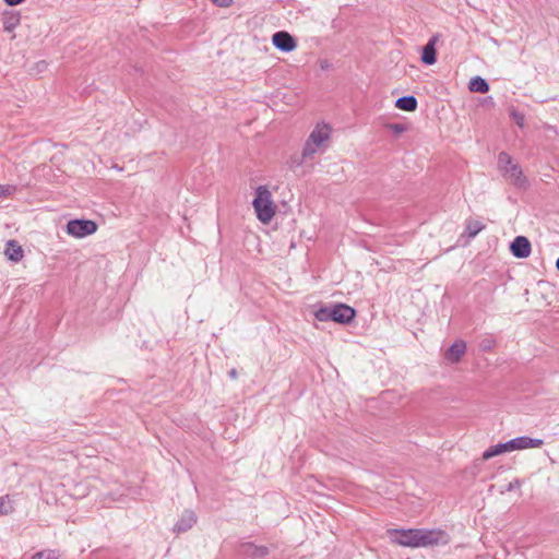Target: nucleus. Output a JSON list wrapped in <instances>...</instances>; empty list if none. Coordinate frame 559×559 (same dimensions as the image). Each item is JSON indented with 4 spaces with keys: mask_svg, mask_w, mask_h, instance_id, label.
<instances>
[{
    "mask_svg": "<svg viewBox=\"0 0 559 559\" xmlns=\"http://www.w3.org/2000/svg\"><path fill=\"white\" fill-rule=\"evenodd\" d=\"M386 534L392 543L409 548L447 545L450 542L449 534L437 528H390Z\"/></svg>",
    "mask_w": 559,
    "mask_h": 559,
    "instance_id": "1",
    "label": "nucleus"
},
{
    "mask_svg": "<svg viewBox=\"0 0 559 559\" xmlns=\"http://www.w3.org/2000/svg\"><path fill=\"white\" fill-rule=\"evenodd\" d=\"M257 217L260 222L267 224L276 213V205L272 200V194L267 187L260 186L257 188L255 198L252 202Z\"/></svg>",
    "mask_w": 559,
    "mask_h": 559,
    "instance_id": "2",
    "label": "nucleus"
},
{
    "mask_svg": "<svg viewBox=\"0 0 559 559\" xmlns=\"http://www.w3.org/2000/svg\"><path fill=\"white\" fill-rule=\"evenodd\" d=\"M314 317L322 322L334 321L341 324H347L355 318V310L345 304H336L319 308L314 312Z\"/></svg>",
    "mask_w": 559,
    "mask_h": 559,
    "instance_id": "3",
    "label": "nucleus"
},
{
    "mask_svg": "<svg viewBox=\"0 0 559 559\" xmlns=\"http://www.w3.org/2000/svg\"><path fill=\"white\" fill-rule=\"evenodd\" d=\"M331 128L326 123H318L309 134L301 153L302 160L312 158L320 147L330 139Z\"/></svg>",
    "mask_w": 559,
    "mask_h": 559,
    "instance_id": "4",
    "label": "nucleus"
},
{
    "mask_svg": "<svg viewBox=\"0 0 559 559\" xmlns=\"http://www.w3.org/2000/svg\"><path fill=\"white\" fill-rule=\"evenodd\" d=\"M498 168L503 177L516 187H525L526 178L523 176L522 169L518 163H514L512 157L501 152L498 156Z\"/></svg>",
    "mask_w": 559,
    "mask_h": 559,
    "instance_id": "5",
    "label": "nucleus"
},
{
    "mask_svg": "<svg viewBox=\"0 0 559 559\" xmlns=\"http://www.w3.org/2000/svg\"><path fill=\"white\" fill-rule=\"evenodd\" d=\"M66 230L75 238H83L96 233L97 224L91 219H72L68 222Z\"/></svg>",
    "mask_w": 559,
    "mask_h": 559,
    "instance_id": "6",
    "label": "nucleus"
},
{
    "mask_svg": "<svg viewBox=\"0 0 559 559\" xmlns=\"http://www.w3.org/2000/svg\"><path fill=\"white\" fill-rule=\"evenodd\" d=\"M510 250L515 258L525 259L530 257L532 246L530 240L524 236H518L511 242Z\"/></svg>",
    "mask_w": 559,
    "mask_h": 559,
    "instance_id": "7",
    "label": "nucleus"
},
{
    "mask_svg": "<svg viewBox=\"0 0 559 559\" xmlns=\"http://www.w3.org/2000/svg\"><path fill=\"white\" fill-rule=\"evenodd\" d=\"M273 45L284 52H289L296 48V41L294 37L287 32L281 31L273 35Z\"/></svg>",
    "mask_w": 559,
    "mask_h": 559,
    "instance_id": "8",
    "label": "nucleus"
},
{
    "mask_svg": "<svg viewBox=\"0 0 559 559\" xmlns=\"http://www.w3.org/2000/svg\"><path fill=\"white\" fill-rule=\"evenodd\" d=\"M466 342L455 341L444 353V359L449 364H457L466 353Z\"/></svg>",
    "mask_w": 559,
    "mask_h": 559,
    "instance_id": "9",
    "label": "nucleus"
},
{
    "mask_svg": "<svg viewBox=\"0 0 559 559\" xmlns=\"http://www.w3.org/2000/svg\"><path fill=\"white\" fill-rule=\"evenodd\" d=\"M239 555L247 558H263L269 555V549L265 546H257L252 543H243L239 546Z\"/></svg>",
    "mask_w": 559,
    "mask_h": 559,
    "instance_id": "10",
    "label": "nucleus"
},
{
    "mask_svg": "<svg viewBox=\"0 0 559 559\" xmlns=\"http://www.w3.org/2000/svg\"><path fill=\"white\" fill-rule=\"evenodd\" d=\"M438 35L432 36L423 48L421 61L425 64L431 66L437 61L436 44L438 41Z\"/></svg>",
    "mask_w": 559,
    "mask_h": 559,
    "instance_id": "11",
    "label": "nucleus"
},
{
    "mask_svg": "<svg viewBox=\"0 0 559 559\" xmlns=\"http://www.w3.org/2000/svg\"><path fill=\"white\" fill-rule=\"evenodd\" d=\"M197 523V515L193 511L186 510L174 526L176 533H183Z\"/></svg>",
    "mask_w": 559,
    "mask_h": 559,
    "instance_id": "12",
    "label": "nucleus"
},
{
    "mask_svg": "<svg viewBox=\"0 0 559 559\" xmlns=\"http://www.w3.org/2000/svg\"><path fill=\"white\" fill-rule=\"evenodd\" d=\"M511 441L513 444V451L532 449V448H540L544 444V440L531 438V437H526V436L511 439Z\"/></svg>",
    "mask_w": 559,
    "mask_h": 559,
    "instance_id": "13",
    "label": "nucleus"
},
{
    "mask_svg": "<svg viewBox=\"0 0 559 559\" xmlns=\"http://www.w3.org/2000/svg\"><path fill=\"white\" fill-rule=\"evenodd\" d=\"M512 451H513V444H512V441L509 440L507 442L498 443L496 445L489 447L486 451H484L481 457H483V460L488 461L497 455H500V454H503L507 452H512Z\"/></svg>",
    "mask_w": 559,
    "mask_h": 559,
    "instance_id": "14",
    "label": "nucleus"
},
{
    "mask_svg": "<svg viewBox=\"0 0 559 559\" xmlns=\"http://www.w3.org/2000/svg\"><path fill=\"white\" fill-rule=\"evenodd\" d=\"M5 255L9 260L17 262L23 258V250L15 240H9L5 248Z\"/></svg>",
    "mask_w": 559,
    "mask_h": 559,
    "instance_id": "15",
    "label": "nucleus"
},
{
    "mask_svg": "<svg viewBox=\"0 0 559 559\" xmlns=\"http://www.w3.org/2000/svg\"><path fill=\"white\" fill-rule=\"evenodd\" d=\"M417 105V99L412 95L400 97L395 102V107L405 111L416 110Z\"/></svg>",
    "mask_w": 559,
    "mask_h": 559,
    "instance_id": "16",
    "label": "nucleus"
},
{
    "mask_svg": "<svg viewBox=\"0 0 559 559\" xmlns=\"http://www.w3.org/2000/svg\"><path fill=\"white\" fill-rule=\"evenodd\" d=\"M468 88L474 93H487L489 91V84L480 76H475L469 81Z\"/></svg>",
    "mask_w": 559,
    "mask_h": 559,
    "instance_id": "17",
    "label": "nucleus"
},
{
    "mask_svg": "<svg viewBox=\"0 0 559 559\" xmlns=\"http://www.w3.org/2000/svg\"><path fill=\"white\" fill-rule=\"evenodd\" d=\"M483 229H484V225L478 221L468 222L466 225V231L469 237H475Z\"/></svg>",
    "mask_w": 559,
    "mask_h": 559,
    "instance_id": "18",
    "label": "nucleus"
},
{
    "mask_svg": "<svg viewBox=\"0 0 559 559\" xmlns=\"http://www.w3.org/2000/svg\"><path fill=\"white\" fill-rule=\"evenodd\" d=\"M20 23L19 16H9L3 21V31L11 33Z\"/></svg>",
    "mask_w": 559,
    "mask_h": 559,
    "instance_id": "19",
    "label": "nucleus"
},
{
    "mask_svg": "<svg viewBox=\"0 0 559 559\" xmlns=\"http://www.w3.org/2000/svg\"><path fill=\"white\" fill-rule=\"evenodd\" d=\"M29 559H59V557L53 551L46 550L35 554Z\"/></svg>",
    "mask_w": 559,
    "mask_h": 559,
    "instance_id": "20",
    "label": "nucleus"
},
{
    "mask_svg": "<svg viewBox=\"0 0 559 559\" xmlns=\"http://www.w3.org/2000/svg\"><path fill=\"white\" fill-rule=\"evenodd\" d=\"M11 510L12 508L10 506V501L8 500V498H0V515L8 514L11 512Z\"/></svg>",
    "mask_w": 559,
    "mask_h": 559,
    "instance_id": "21",
    "label": "nucleus"
},
{
    "mask_svg": "<svg viewBox=\"0 0 559 559\" xmlns=\"http://www.w3.org/2000/svg\"><path fill=\"white\" fill-rule=\"evenodd\" d=\"M511 117L513 118V120L515 121V123L519 126V127H524V123H525V117L523 114L519 112V111H512L511 112Z\"/></svg>",
    "mask_w": 559,
    "mask_h": 559,
    "instance_id": "22",
    "label": "nucleus"
},
{
    "mask_svg": "<svg viewBox=\"0 0 559 559\" xmlns=\"http://www.w3.org/2000/svg\"><path fill=\"white\" fill-rule=\"evenodd\" d=\"M15 190H16V188L11 185L0 186V197L1 195H11L12 193L15 192Z\"/></svg>",
    "mask_w": 559,
    "mask_h": 559,
    "instance_id": "23",
    "label": "nucleus"
},
{
    "mask_svg": "<svg viewBox=\"0 0 559 559\" xmlns=\"http://www.w3.org/2000/svg\"><path fill=\"white\" fill-rule=\"evenodd\" d=\"M521 486V480L515 478L514 480L510 481L506 488L507 491H512Z\"/></svg>",
    "mask_w": 559,
    "mask_h": 559,
    "instance_id": "24",
    "label": "nucleus"
},
{
    "mask_svg": "<svg viewBox=\"0 0 559 559\" xmlns=\"http://www.w3.org/2000/svg\"><path fill=\"white\" fill-rule=\"evenodd\" d=\"M218 7H228L231 3V0H212Z\"/></svg>",
    "mask_w": 559,
    "mask_h": 559,
    "instance_id": "25",
    "label": "nucleus"
},
{
    "mask_svg": "<svg viewBox=\"0 0 559 559\" xmlns=\"http://www.w3.org/2000/svg\"><path fill=\"white\" fill-rule=\"evenodd\" d=\"M391 128L396 133L405 131V127L403 124H399V123L393 124Z\"/></svg>",
    "mask_w": 559,
    "mask_h": 559,
    "instance_id": "26",
    "label": "nucleus"
},
{
    "mask_svg": "<svg viewBox=\"0 0 559 559\" xmlns=\"http://www.w3.org/2000/svg\"><path fill=\"white\" fill-rule=\"evenodd\" d=\"M25 0H4V2L10 7H15L24 2Z\"/></svg>",
    "mask_w": 559,
    "mask_h": 559,
    "instance_id": "27",
    "label": "nucleus"
},
{
    "mask_svg": "<svg viewBox=\"0 0 559 559\" xmlns=\"http://www.w3.org/2000/svg\"><path fill=\"white\" fill-rule=\"evenodd\" d=\"M47 66H48V64H47V62H46V61H44V60H41V61H39V62H37V63H36V68H37V70H38V71H44V70H46V69H47Z\"/></svg>",
    "mask_w": 559,
    "mask_h": 559,
    "instance_id": "28",
    "label": "nucleus"
},
{
    "mask_svg": "<svg viewBox=\"0 0 559 559\" xmlns=\"http://www.w3.org/2000/svg\"><path fill=\"white\" fill-rule=\"evenodd\" d=\"M228 374H229V377H230L231 379H237V376H238V373H237V370H236V369H231V370L228 372Z\"/></svg>",
    "mask_w": 559,
    "mask_h": 559,
    "instance_id": "29",
    "label": "nucleus"
},
{
    "mask_svg": "<svg viewBox=\"0 0 559 559\" xmlns=\"http://www.w3.org/2000/svg\"><path fill=\"white\" fill-rule=\"evenodd\" d=\"M556 266H557V269H558V271H559V258H558V259H557V261H556Z\"/></svg>",
    "mask_w": 559,
    "mask_h": 559,
    "instance_id": "30",
    "label": "nucleus"
}]
</instances>
